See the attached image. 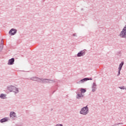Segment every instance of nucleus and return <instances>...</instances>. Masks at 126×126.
Returning a JSON list of instances; mask_svg holds the SVG:
<instances>
[{
	"mask_svg": "<svg viewBox=\"0 0 126 126\" xmlns=\"http://www.w3.org/2000/svg\"><path fill=\"white\" fill-rule=\"evenodd\" d=\"M12 92H13L14 93H15V94H17V93H19V90L18 89V88L14 86Z\"/></svg>",
	"mask_w": 126,
	"mask_h": 126,
	"instance_id": "nucleus-12",
	"label": "nucleus"
},
{
	"mask_svg": "<svg viewBox=\"0 0 126 126\" xmlns=\"http://www.w3.org/2000/svg\"><path fill=\"white\" fill-rule=\"evenodd\" d=\"M81 10H83V8H82V9H81Z\"/></svg>",
	"mask_w": 126,
	"mask_h": 126,
	"instance_id": "nucleus-26",
	"label": "nucleus"
},
{
	"mask_svg": "<svg viewBox=\"0 0 126 126\" xmlns=\"http://www.w3.org/2000/svg\"><path fill=\"white\" fill-rule=\"evenodd\" d=\"M0 99H6V94H0Z\"/></svg>",
	"mask_w": 126,
	"mask_h": 126,
	"instance_id": "nucleus-15",
	"label": "nucleus"
},
{
	"mask_svg": "<svg viewBox=\"0 0 126 126\" xmlns=\"http://www.w3.org/2000/svg\"><path fill=\"white\" fill-rule=\"evenodd\" d=\"M88 80H87V81H88V80H92V78H86Z\"/></svg>",
	"mask_w": 126,
	"mask_h": 126,
	"instance_id": "nucleus-25",
	"label": "nucleus"
},
{
	"mask_svg": "<svg viewBox=\"0 0 126 126\" xmlns=\"http://www.w3.org/2000/svg\"><path fill=\"white\" fill-rule=\"evenodd\" d=\"M125 63L124 62H122L121 63L119 64L118 69L122 70V68H123V66L124 65Z\"/></svg>",
	"mask_w": 126,
	"mask_h": 126,
	"instance_id": "nucleus-16",
	"label": "nucleus"
},
{
	"mask_svg": "<svg viewBox=\"0 0 126 126\" xmlns=\"http://www.w3.org/2000/svg\"><path fill=\"white\" fill-rule=\"evenodd\" d=\"M86 54V50L84 49L83 50L80 51L77 54V56L78 57V58H80V57H83V56H85Z\"/></svg>",
	"mask_w": 126,
	"mask_h": 126,
	"instance_id": "nucleus-4",
	"label": "nucleus"
},
{
	"mask_svg": "<svg viewBox=\"0 0 126 126\" xmlns=\"http://www.w3.org/2000/svg\"><path fill=\"white\" fill-rule=\"evenodd\" d=\"M119 125H123V123H116L114 126H119Z\"/></svg>",
	"mask_w": 126,
	"mask_h": 126,
	"instance_id": "nucleus-21",
	"label": "nucleus"
},
{
	"mask_svg": "<svg viewBox=\"0 0 126 126\" xmlns=\"http://www.w3.org/2000/svg\"><path fill=\"white\" fill-rule=\"evenodd\" d=\"M80 91H81V93H85V92H86V90L85 89H83V88H82L80 90Z\"/></svg>",
	"mask_w": 126,
	"mask_h": 126,
	"instance_id": "nucleus-17",
	"label": "nucleus"
},
{
	"mask_svg": "<svg viewBox=\"0 0 126 126\" xmlns=\"http://www.w3.org/2000/svg\"><path fill=\"white\" fill-rule=\"evenodd\" d=\"M4 44H0V50L2 51V49H3Z\"/></svg>",
	"mask_w": 126,
	"mask_h": 126,
	"instance_id": "nucleus-18",
	"label": "nucleus"
},
{
	"mask_svg": "<svg viewBox=\"0 0 126 126\" xmlns=\"http://www.w3.org/2000/svg\"><path fill=\"white\" fill-rule=\"evenodd\" d=\"M31 80L32 81H37V82H41V78H38L36 76L32 77L30 78Z\"/></svg>",
	"mask_w": 126,
	"mask_h": 126,
	"instance_id": "nucleus-6",
	"label": "nucleus"
},
{
	"mask_svg": "<svg viewBox=\"0 0 126 126\" xmlns=\"http://www.w3.org/2000/svg\"><path fill=\"white\" fill-rule=\"evenodd\" d=\"M73 36L74 37H77V34L76 33H74V34H73Z\"/></svg>",
	"mask_w": 126,
	"mask_h": 126,
	"instance_id": "nucleus-22",
	"label": "nucleus"
},
{
	"mask_svg": "<svg viewBox=\"0 0 126 126\" xmlns=\"http://www.w3.org/2000/svg\"><path fill=\"white\" fill-rule=\"evenodd\" d=\"M83 97V95H82V94L81 93L80 94H77L76 96V99H82Z\"/></svg>",
	"mask_w": 126,
	"mask_h": 126,
	"instance_id": "nucleus-13",
	"label": "nucleus"
},
{
	"mask_svg": "<svg viewBox=\"0 0 126 126\" xmlns=\"http://www.w3.org/2000/svg\"><path fill=\"white\" fill-rule=\"evenodd\" d=\"M10 118L13 119V120H15L14 118H16V113L13 111L11 112L10 113Z\"/></svg>",
	"mask_w": 126,
	"mask_h": 126,
	"instance_id": "nucleus-8",
	"label": "nucleus"
},
{
	"mask_svg": "<svg viewBox=\"0 0 126 126\" xmlns=\"http://www.w3.org/2000/svg\"><path fill=\"white\" fill-rule=\"evenodd\" d=\"M14 58H12L8 60V62L7 63L8 65H12L14 63Z\"/></svg>",
	"mask_w": 126,
	"mask_h": 126,
	"instance_id": "nucleus-9",
	"label": "nucleus"
},
{
	"mask_svg": "<svg viewBox=\"0 0 126 126\" xmlns=\"http://www.w3.org/2000/svg\"><path fill=\"white\" fill-rule=\"evenodd\" d=\"M87 80H88V79L85 78L80 80L79 82H77V83H78L79 84H81V83H84L85 81H87Z\"/></svg>",
	"mask_w": 126,
	"mask_h": 126,
	"instance_id": "nucleus-14",
	"label": "nucleus"
},
{
	"mask_svg": "<svg viewBox=\"0 0 126 126\" xmlns=\"http://www.w3.org/2000/svg\"><path fill=\"white\" fill-rule=\"evenodd\" d=\"M0 44L3 45V40H2V39L1 40Z\"/></svg>",
	"mask_w": 126,
	"mask_h": 126,
	"instance_id": "nucleus-24",
	"label": "nucleus"
},
{
	"mask_svg": "<svg viewBox=\"0 0 126 126\" xmlns=\"http://www.w3.org/2000/svg\"><path fill=\"white\" fill-rule=\"evenodd\" d=\"M9 118L8 117H5L0 120V123L2 124L3 123H6V122H8Z\"/></svg>",
	"mask_w": 126,
	"mask_h": 126,
	"instance_id": "nucleus-10",
	"label": "nucleus"
},
{
	"mask_svg": "<svg viewBox=\"0 0 126 126\" xmlns=\"http://www.w3.org/2000/svg\"><path fill=\"white\" fill-rule=\"evenodd\" d=\"M13 88H14V86H8L7 87V90L9 91V92H12V91H13Z\"/></svg>",
	"mask_w": 126,
	"mask_h": 126,
	"instance_id": "nucleus-11",
	"label": "nucleus"
},
{
	"mask_svg": "<svg viewBox=\"0 0 126 126\" xmlns=\"http://www.w3.org/2000/svg\"><path fill=\"white\" fill-rule=\"evenodd\" d=\"M16 33H17V30L15 29H11L9 32V34H10L11 36H13L14 35H15Z\"/></svg>",
	"mask_w": 126,
	"mask_h": 126,
	"instance_id": "nucleus-5",
	"label": "nucleus"
},
{
	"mask_svg": "<svg viewBox=\"0 0 126 126\" xmlns=\"http://www.w3.org/2000/svg\"><path fill=\"white\" fill-rule=\"evenodd\" d=\"M55 126H63L62 124H57Z\"/></svg>",
	"mask_w": 126,
	"mask_h": 126,
	"instance_id": "nucleus-23",
	"label": "nucleus"
},
{
	"mask_svg": "<svg viewBox=\"0 0 126 126\" xmlns=\"http://www.w3.org/2000/svg\"><path fill=\"white\" fill-rule=\"evenodd\" d=\"M121 38H125L126 39V25L123 28L122 31L120 32L119 35Z\"/></svg>",
	"mask_w": 126,
	"mask_h": 126,
	"instance_id": "nucleus-2",
	"label": "nucleus"
},
{
	"mask_svg": "<svg viewBox=\"0 0 126 126\" xmlns=\"http://www.w3.org/2000/svg\"><path fill=\"white\" fill-rule=\"evenodd\" d=\"M92 92H95L96 90H97V85L96 84V83L94 82L93 83V85L92 86Z\"/></svg>",
	"mask_w": 126,
	"mask_h": 126,
	"instance_id": "nucleus-7",
	"label": "nucleus"
},
{
	"mask_svg": "<svg viewBox=\"0 0 126 126\" xmlns=\"http://www.w3.org/2000/svg\"><path fill=\"white\" fill-rule=\"evenodd\" d=\"M79 113L80 115H83V116H86V115L88 114L89 113V108H88V105L82 108Z\"/></svg>",
	"mask_w": 126,
	"mask_h": 126,
	"instance_id": "nucleus-1",
	"label": "nucleus"
},
{
	"mask_svg": "<svg viewBox=\"0 0 126 126\" xmlns=\"http://www.w3.org/2000/svg\"><path fill=\"white\" fill-rule=\"evenodd\" d=\"M121 70H122L118 69V73L117 74V76H120V75L121 74Z\"/></svg>",
	"mask_w": 126,
	"mask_h": 126,
	"instance_id": "nucleus-19",
	"label": "nucleus"
},
{
	"mask_svg": "<svg viewBox=\"0 0 126 126\" xmlns=\"http://www.w3.org/2000/svg\"><path fill=\"white\" fill-rule=\"evenodd\" d=\"M119 88L120 89H122L123 90H125V89H126V88H125V87H120Z\"/></svg>",
	"mask_w": 126,
	"mask_h": 126,
	"instance_id": "nucleus-20",
	"label": "nucleus"
},
{
	"mask_svg": "<svg viewBox=\"0 0 126 126\" xmlns=\"http://www.w3.org/2000/svg\"><path fill=\"white\" fill-rule=\"evenodd\" d=\"M40 81L42 83H53V82H56L55 80L49 79H40Z\"/></svg>",
	"mask_w": 126,
	"mask_h": 126,
	"instance_id": "nucleus-3",
	"label": "nucleus"
}]
</instances>
